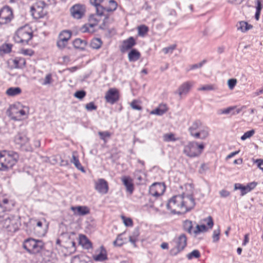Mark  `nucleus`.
I'll list each match as a JSON object with an SVG mask.
<instances>
[{"mask_svg":"<svg viewBox=\"0 0 263 263\" xmlns=\"http://www.w3.org/2000/svg\"><path fill=\"white\" fill-rule=\"evenodd\" d=\"M122 234H120L118 235L116 239L113 242L115 246L121 247L124 243V241L122 238Z\"/></svg>","mask_w":263,"mask_h":263,"instance_id":"43","label":"nucleus"},{"mask_svg":"<svg viewBox=\"0 0 263 263\" xmlns=\"http://www.w3.org/2000/svg\"><path fill=\"white\" fill-rule=\"evenodd\" d=\"M193 85L194 82L192 81L184 82L179 86L175 93H178L180 97L182 95H186L190 91Z\"/></svg>","mask_w":263,"mask_h":263,"instance_id":"18","label":"nucleus"},{"mask_svg":"<svg viewBox=\"0 0 263 263\" xmlns=\"http://www.w3.org/2000/svg\"><path fill=\"white\" fill-rule=\"evenodd\" d=\"M12 45L10 44H5L0 47V50L5 53H8L11 51Z\"/></svg>","mask_w":263,"mask_h":263,"instance_id":"40","label":"nucleus"},{"mask_svg":"<svg viewBox=\"0 0 263 263\" xmlns=\"http://www.w3.org/2000/svg\"><path fill=\"white\" fill-rule=\"evenodd\" d=\"M86 94V93L84 90H78L74 93V96L76 98L81 100L85 97Z\"/></svg>","mask_w":263,"mask_h":263,"instance_id":"49","label":"nucleus"},{"mask_svg":"<svg viewBox=\"0 0 263 263\" xmlns=\"http://www.w3.org/2000/svg\"><path fill=\"white\" fill-rule=\"evenodd\" d=\"M10 116L12 120L14 121H19L22 120V117H27V114L28 112V108L25 109H20L17 107L16 105H13L11 106Z\"/></svg>","mask_w":263,"mask_h":263,"instance_id":"12","label":"nucleus"},{"mask_svg":"<svg viewBox=\"0 0 263 263\" xmlns=\"http://www.w3.org/2000/svg\"><path fill=\"white\" fill-rule=\"evenodd\" d=\"M163 139L166 142L175 141L177 140L175 138L174 134L172 133L165 134L163 136Z\"/></svg>","mask_w":263,"mask_h":263,"instance_id":"45","label":"nucleus"},{"mask_svg":"<svg viewBox=\"0 0 263 263\" xmlns=\"http://www.w3.org/2000/svg\"><path fill=\"white\" fill-rule=\"evenodd\" d=\"M255 133V130L254 129H252L246 132L241 137V140H245L248 138L251 137Z\"/></svg>","mask_w":263,"mask_h":263,"instance_id":"46","label":"nucleus"},{"mask_svg":"<svg viewBox=\"0 0 263 263\" xmlns=\"http://www.w3.org/2000/svg\"><path fill=\"white\" fill-rule=\"evenodd\" d=\"M22 63L23 65H25L26 64V62L24 59H21L20 60L14 59L13 60L14 66L16 68H21V66L20 65V63Z\"/></svg>","mask_w":263,"mask_h":263,"instance_id":"52","label":"nucleus"},{"mask_svg":"<svg viewBox=\"0 0 263 263\" xmlns=\"http://www.w3.org/2000/svg\"><path fill=\"white\" fill-rule=\"evenodd\" d=\"M85 108L88 111H92L96 110L97 106L95 104L94 102H90L86 104Z\"/></svg>","mask_w":263,"mask_h":263,"instance_id":"51","label":"nucleus"},{"mask_svg":"<svg viewBox=\"0 0 263 263\" xmlns=\"http://www.w3.org/2000/svg\"><path fill=\"white\" fill-rule=\"evenodd\" d=\"M71 36V32L65 30L62 31L59 35V40L57 42V45L60 49H63L67 45L68 41Z\"/></svg>","mask_w":263,"mask_h":263,"instance_id":"13","label":"nucleus"},{"mask_svg":"<svg viewBox=\"0 0 263 263\" xmlns=\"http://www.w3.org/2000/svg\"><path fill=\"white\" fill-rule=\"evenodd\" d=\"M138 35L144 36L148 31V28L144 25H141L138 28Z\"/></svg>","mask_w":263,"mask_h":263,"instance_id":"37","label":"nucleus"},{"mask_svg":"<svg viewBox=\"0 0 263 263\" xmlns=\"http://www.w3.org/2000/svg\"><path fill=\"white\" fill-rule=\"evenodd\" d=\"M182 227L183 230L190 234H192L193 233V231H192L193 226L192 221L190 220H184L183 222Z\"/></svg>","mask_w":263,"mask_h":263,"instance_id":"31","label":"nucleus"},{"mask_svg":"<svg viewBox=\"0 0 263 263\" xmlns=\"http://www.w3.org/2000/svg\"><path fill=\"white\" fill-rule=\"evenodd\" d=\"M237 83V80L235 79H230L228 81V85L230 89H233Z\"/></svg>","mask_w":263,"mask_h":263,"instance_id":"53","label":"nucleus"},{"mask_svg":"<svg viewBox=\"0 0 263 263\" xmlns=\"http://www.w3.org/2000/svg\"><path fill=\"white\" fill-rule=\"evenodd\" d=\"M18 155L17 153L0 152V171H6L11 168L17 162Z\"/></svg>","mask_w":263,"mask_h":263,"instance_id":"3","label":"nucleus"},{"mask_svg":"<svg viewBox=\"0 0 263 263\" xmlns=\"http://www.w3.org/2000/svg\"><path fill=\"white\" fill-rule=\"evenodd\" d=\"M80 243L85 249L88 250L92 248V243L84 235H80Z\"/></svg>","mask_w":263,"mask_h":263,"instance_id":"26","label":"nucleus"},{"mask_svg":"<svg viewBox=\"0 0 263 263\" xmlns=\"http://www.w3.org/2000/svg\"><path fill=\"white\" fill-rule=\"evenodd\" d=\"M237 30L245 32L253 28V26L245 21H240L237 25Z\"/></svg>","mask_w":263,"mask_h":263,"instance_id":"27","label":"nucleus"},{"mask_svg":"<svg viewBox=\"0 0 263 263\" xmlns=\"http://www.w3.org/2000/svg\"><path fill=\"white\" fill-rule=\"evenodd\" d=\"M86 6L82 4H76L70 8L71 16L77 20L82 18L86 12Z\"/></svg>","mask_w":263,"mask_h":263,"instance_id":"10","label":"nucleus"},{"mask_svg":"<svg viewBox=\"0 0 263 263\" xmlns=\"http://www.w3.org/2000/svg\"><path fill=\"white\" fill-rule=\"evenodd\" d=\"M75 153H76V152H73L72 157V158L71 160V162L77 168L80 170L82 172H84V168L80 163L78 157L75 155Z\"/></svg>","mask_w":263,"mask_h":263,"instance_id":"30","label":"nucleus"},{"mask_svg":"<svg viewBox=\"0 0 263 263\" xmlns=\"http://www.w3.org/2000/svg\"><path fill=\"white\" fill-rule=\"evenodd\" d=\"M13 217H10V216H7L3 221L4 226L6 228H9L10 226L13 224Z\"/></svg>","mask_w":263,"mask_h":263,"instance_id":"39","label":"nucleus"},{"mask_svg":"<svg viewBox=\"0 0 263 263\" xmlns=\"http://www.w3.org/2000/svg\"><path fill=\"white\" fill-rule=\"evenodd\" d=\"M175 246L171 250L170 253L172 255L175 256L183 251L187 245V238L184 234H181L173 240Z\"/></svg>","mask_w":263,"mask_h":263,"instance_id":"8","label":"nucleus"},{"mask_svg":"<svg viewBox=\"0 0 263 263\" xmlns=\"http://www.w3.org/2000/svg\"><path fill=\"white\" fill-rule=\"evenodd\" d=\"M176 45L174 44L170 46L163 48L162 49V51L165 54H167L168 53H172L173 51L176 49Z\"/></svg>","mask_w":263,"mask_h":263,"instance_id":"47","label":"nucleus"},{"mask_svg":"<svg viewBox=\"0 0 263 263\" xmlns=\"http://www.w3.org/2000/svg\"><path fill=\"white\" fill-rule=\"evenodd\" d=\"M22 92L21 89L18 87H10L6 91V94L9 96H15L20 95Z\"/></svg>","mask_w":263,"mask_h":263,"instance_id":"32","label":"nucleus"},{"mask_svg":"<svg viewBox=\"0 0 263 263\" xmlns=\"http://www.w3.org/2000/svg\"><path fill=\"white\" fill-rule=\"evenodd\" d=\"M204 147L203 143L198 144L195 141H190L184 145L183 153L189 157H197L201 154Z\"/></svg>","mask_w":263,"mask_h":263,"instance_id":"7","label":"nucleus"},{"mask_svg":"<svg viewBox=\"0 0 263 263\" xmlns=\"http://www.w3.org/2000/svg\"><path fill=\"white\" fill-rule=\"evenodd\" d=\"M13 18L12 10L9 6H6L0 9V25L10 23Z\"/></svg>","mask_w":263,"mask_h":263,"instance_id":"11","label":"nucleus"},{"mask_svg":"<svg viewBox=\"0 0 263 263\" xmlns=\"http://www.w3.org/2000/svg\"><path fill=\"white\" fill-rule=\"evenodd\" d=\"M206 62V60H203L202 61H201V62H200L198 64H196L192 65L191 66V69H196V68H200Z\"/></svg>","mask_w":263,"mask_h":263,"instance_id":"57","label":"nucleus"},{"mask_svg":"<svg viewBox=\"0 0 263 263\" xmlns=\"http://www.w3.org/2000/svg\"><path fill=\"white\" fill-rule=\"evenodd\" d=\"M139 235V232L138 229H136L133 232L132 234L129 237V241L135 245L136 241L137 240V238Z\"/></svg>","mask_w":263,"mask_h":263,"instance_id":"34","label":"nucleus"},{"mask_svg":"<svg viewBox=\"0 0 263 263\" xmlns=\"http://www.w3.org/2000/svg\"><path fill=\"white\" fill-rule=\"evenodd\" d=\"M9 200L7 198L0 199V208L2 209V211L4 212L6 211L8 207L7 205L9 203Z\"/></svg>","mask_w":263,"mask_h":263,"instance_id":"38","label":"nucleus"},{"mask_svg":"<svg viewBox=\"0 0 263 263\" xmlns=\"http://www.w3.org/2000/svg\"><path fill=\"white\" fill-rule=\"evenodd\" d=\"M140 57V52L136 49H132L128 54V60L130 62H134L138 61Z\"/></svg>","mask_w":263,"mask_h":263,"instance_id":"24","label":"nucleus"},{"mask_svg":"<svg viewBox=\"0 0 263 263\" xmlns=\"http://www.w3.org/2000/svg\"><path fill=\"white\" fill-rule=\"evenodd\" d=\"M257 185L255 182H252L248 183L247 185H243L240 183H235L234 185L235 190H240L241 191V195L244 196L248 192L254 189Z\"/></svg>","mask_w":263,"mask_h":263,"instance_id":"16","label":"nucleus"},{"mask_svg":"<svg viewBox=\"0 0 263 263\" xmlns=\"http://www.w3.org/2000/svg\"><path fill=\"white\" fill-rule=\"evenodd\" d=\"M262 9V5L260 0L257 1V6L256 7V12L255 14V18L258 21L259 19L260 12Z\"/></svg>","mask_w":263,"mask_h":263,"instance_id":"35","label":"nucleus"},{"mask_svg":"<svg viewBox=\"0 0 263 263\" xmlns=\"http://www.w3.org/2000/svg\"><path fill=\"white\" fill-rule=\"evenodd\" d=\"M195 202L192 195H185L184 194L173 196L167 203L166 206L171 209L173 205L176 206L186 213L191 210L195 206Z\"/></svg>","mask_w":263,"mask_h":263,"instance_id":"1","label":"nucleus"},{"mask_svg":"<svg viewBox=\"0 0 263 263\" xmlns=\"http://www.w3.org/2000/svg\"><path fill=\"white\" fill-rule=\"evenodd\" d=\"M44 246V242L42 240L32 238L25 239L23 242V248L31 254L40 252Z\"/></svg>","mask_w":263,"mask_h":263,"instance_id":"5","label":"nucleus"},{"mask_svg":"<svg viewBox=\"0 0 263 263\" xmlns=\"http://www.w3.org/2000/svg\"><path fill=\"white\" fill-rule=\"evenodd\" d=\"M136 44V42L135 38L130 36L123 41L122 45L120 47V50L122 52H125L128 50L133 49L132 48Z\"/></svg>","mask_w":263,"mask_h":263,"instance_id":"19","label":"nucleus"},{"mask_svg":"<svg viewBox=\"0 0 263 263\" xmlns=\"http://www.w3.org/2000/svg\"><path fill=\"white\" fill-rule=\"evenodd\" d=\"M102 45V42L100 38H93L91 40L90 44L91 48L94 49H99Z\"/></svg>","mask_w":263,"mask_h":263,"instance_id":"33","label":"nucleus"},{"mask_svg":"<svg viewBox=\"0 0 263 263\" xmlns=\"http://www.w3.org/2000/svg\"><path fill=\"white\" fill-rule=\"evenodd\" d=\"M189 132L192 137L201 140L206 139L209 135V128L203 125L202 123L199 120L193 122L189 128Z\"/></svg>","mask_w":263,"mask_h":263,"instance_id":"2","label":"nucleus"},{"mask_svg":"<svg viewBox=\"0 0 263 263\" xmlns=\"http://www.w3.org/2000/svg\"><path fill=\"white\" fill-rule=\"evenodd\" d=\"M52 82V75L50 73L47 74L44 81L42 83L43 85L50 84Z\"/></svg>","mask_w":263,"mask_h":263,"instance_id":"48","label":"nucleus"},{"mask_svg":"<svg viewBox=\"0 0 263 263\" xmlns=\"http://www.w3.org/2000/svg\"><path fill=\"white\" fill-rule=\"evenodd\" d=\"M164 191V186L160 183H154L149 189V194L154 197H159Z\"/></svg>","mask_w":263,"mask_h":263,"instance_id":"17","label":"nucleus"},{"mask_svg":"<svg viewBox=\"0 0 263 263\" xmlns=\"http://www.w3.org/2000/svg\"><path fill=\"white\" fill-rule=\"evenodd\" d=\"M45 2L39 1L30 7V12L32 16L35 19L43 18L46 14V11L44 10Z\"/></svg>","mask_w":263,"mask_h":263,"instance_id":"9","label":"nucleus"},{"mask_svg":"<svg viewBox=\"0 0 263 263\" xmlns=\"http://www.w3.org/2000/svg\"><path fill=\"white\" fill-rule=\"evenodd\" d=\"M167 110V107L165 104H160L157 108L153 110L151 114L157 115L158 116H162L165 113Z\"/></svg>","mask_w":263,"mask_h":263,"instance_id":"28","label":"nucleus"},{"mask_svg":"<svg viewBox=\"0 0 263 263\" xmlns=\"http://www.w3.org/2000/svg\"><path fill=\"white\" fill-rule=\"evenodd\" d=\"M235 106H231L229 107L226 109H219L217 111V114L218 115H222V114H229L231 113L233 110H234L235 109Z\"/></svg>","mask_w":263,"mask_h":263,"instance_id":"42","label":"nucleus"},{"mask_svg":"<svg viewBox=\"0 0 263 263\" xmlns=\"http://www.w3.org/2000/svg\"><path fill=\"white\" fill-rule=\"evenodd\" d=\"M249 234H246L245 235V237H244V240L243 241V242H242V245L243 246H246L247 245V243H248L249 242Z\"/></svg>","mask_w":263,"mask_h":263,"instance_id":"64","label":"nucleus"},{"mask_svg":"<svg viewBox=\"0 0 263 263\" xmlns=\"http://www.w3.org/2000/svg\"><path fill=\"white\" fill-rule=\"evenodd\" d=\"M26 129H21L14 137V142L22 151L32 152L33 148L29 143Z\"/></svg>","mask_w":263,"mask_h":263,"instance_id":"4","label":"nucleus"},{"mask_svg":"<svg viewBox=\"0 0 263 263\" xmlns=\"http://www.w3.org/2000/svg\"><path fill=\"white\" fill-rule=\"evenodd\" d=\"M204 221L206 222L207 227L205 224H197L196 229L193 231V233L195 235L201 232H206L208 229H211L213 228L214 222L211 216H209L207 218L204 219Z\"/></svg>","mask_w":263,"mask_h":263,"instance_id":"15","label":"nucleus"},{"mask_svg":"<svg viewBox=\"0 0 263 263\" xmlns=\"http://www.w3.org/2000/svg\"><path fill=\"white\" fill-rule=\"evenodd\" d=\"M214 89L212 85H205L198 89V90L210 91Z\"/></svg>","mask_w":263,"mask_h":263,"instance_id":"55","label":"nucleus"},{"mask_svg":"<svg viewBox=\"0 0 263 263\" xmlns=\"http://www.w3.org/2000/svg\"><path fill=\"white\" fill-rule=\"evenodd\" d=\"M200 257V252L198 250H194L186 255L188 259L191 260L193 258H198Z\"/></svg>","mask_w":263,"mask_h":263,"instance_id":"36","label":"nucleus"},{"mask_svg":"<svg viewBox=\"0 0 263 263\" xmlns=\"http://www.w3.org/2000/svg\"><path fill=\"white\" fill-rule=\"evenodd\" d=\"M96 9V13L99 16H102L104 14V11L105 9V7H103L101 5H99L98 6H95Z\"/></svg>","mask_w":263,"mask_h":263,"instance_id":"50","label":"nucleus"},{"mask_svg":"<svg viewBox=\"0 0 263 263\" xmlns=\"http://www.w3.org/2000/svg\"><path fill=\"white\" fill-rule=\"evenodd\" d=\"M98 135H99L100 139L103 140L104 142H106V138H110L111 136L110 133L108 131L99 132Z\"/></svg>","mask_w":263,"mask_h":263,"instance_id":"41","label":"nucleus"},{"mask_svg":"<svg viewBox=\"0 0 263 263\" xmlns=\"http://www.w3.org/2000/svg\"><path fill=\"white\" fill-rule=\"evenodd\" d=\"M70 209L73 212L74 215L84 216L90 213L89 209L86 206H71Z\"/></svg>","mask_w":263,"mask_h":263,"instance_id":"21","label":"nucleus"},{"mask_svg":"<svg viewBox=\"0 0 263 263\" xmlns=\"http://www.w3.org/2000/svg\"><path fill=\"white\" fill-rule=\"evenodd\" d=\"M95 189L101 194H106L108 191L107 182L104 179H99L96 183Z\"/></svg>","mask_w":263,"mask_h":263,"instance_id":"20","label":"nucleus"},{"mask_svg":"<svg viewBox=\"0 0 263 263\" xmlns=\"http://www.w3.org/2000/svg\"><path fill=\"white\" fill-rule=\"evenodd\" d=\"M33 223L32 221H30L29 223L27 224V226L29 225H32L34 226L36 224V227L34 228V232L36 233L38 235H42L43 234V232H41V229L42 228L43 223L41 221H36V220L33 221Z\"/></svg>","mask_w":263,"mask_h":263,"instance_id":"29","label":"nucleus"},{"mask_svg":"<svg viewBox=\"0 0 263 263\" xmlns=\"http://www.w3.org/2000/svg\"><path fill=\"white\" fill-rule=\"evenodd\" d=\"M104 0H90V3L93 6H98L99 5H101V3Z\"/></svg>","mask_w":263,"mask_h":263,"instance_id":"62","label":"nucleus"},{"mask_svg":"<svg viewBox=\"0 0 263 263\" xmlns=\"http://www.w3.org/2000/svg\"><path fill=\"white\" fill-rule=\"evenodd\" d=\"M220 234V229L218 228L213 231L212 238L214 242H216L219 240V235Z\"/></svg>","mask_w":263,"mask_h":263,"instance_id":"44","label":"nucleus"},{"mask_svg":"<svg viewBox=\"0 0 263 263\" xmlns=\"http://www.w3.org/2000/svg\"><path fill=\"white\" fill-rule=\"evenodd\" d=\"M124 223L126 227H130L133 225V222L132 219L130 218H126L125 217H123Z\"/></svg>","mask_w":263,"mask_h":263,"instance_id":"56","label":"nucleus"},{"mask_svg":"<svg viewBox=\"0 0 263 263\" xmlns=\"http://www.w3.org/2000/svg\"><path fill=\"white\" fill-rule=\"evenodd\" d=\"M219 194L221 197H227L230 195V192L227 190H222L220 191Z\"/></svg>","mask_w":263,"mask_h":263,"instance_id":"60","label":"nucleus"},{"mask_svg":"<svg viewBox=\"0 0 263 263\" xmlns=\"http://www.w3.org/2000/svg\"><path fill=\"white\" fill-rule=\"evenodd\" d=\"M93 259L96 261H103L107 259L106 251L103 247H101V252L98 255L93 256Z\"/></svg>","mask_w":263,"mask_h":263,"instance_id":"25","label":"nucleus"},{"mask_svg":"<svg viewBox=\"0 0 263 263\" xmlns=\"http://www.w3.org/2000/svg\"><path fill=\"white\" fill-rule=\"evenodd\" d=\"M119 91L115 88L109 89L105 96L106 102L110 104H114L117 102L119 100Z\"/></svg>","mask_w":263,"mask_h":263,"instance_id":"14","label":"nucleus"},{"mask_svg":"<svg viewBox=\"0 0 263 263\" xmlns=\"http://www.w3.org/2000/svg\"><path fill=\"white\" fill-rule=\"evenodd\" d=\"M32 36L33 33L30 28L24 26L17 30L13 39L16 43L27 44Z\"/></svg>","mask_w":263,"mask_h":263,"instance_id":"6","label":"nucleus"},{"mask_svg":"<svg viewBox=\"0 0 263 263\" xmlns=\"http://www.w3.org/2000/svg\"><path fill=\"white\" fill-rule=\"evenodd\" d=\"M256 163L257 166L263 171V160L257 159L256 160Z\"/></svg>","mask_w":263,"mask_h":263,"instance_id":"61","label":"nucleus"},{"mask_svg":"<svg viewBox=\"0 0 263 263\" xmlns=\"http://www.w3.org/2000/svg\"><path fill=\"white\" fill-rule=\"evenodd\" d=\"M82 32H93V31L90 30L88 25L87 24L84 25L80 29Z\"/></svg>","mask_w":263,"mask_h":263,"instance_id":"58","label":"nucleus"},{"mask_svg":"<svg viewBox=\"0 0 263 263\" xmlns=\"http://www.w3.org/2000/svg\"><path fill=\"white\" fill-rule=\"evenodd\" d=\"M109 7L115 8V6H116V10L117 8V2L114 0H109Z\"/></svg>","mask_w":263,"mask_h":263,"instance_id":"63","label":"nucleus"},{"mask_svg":"<svg viewBox=\"0 0 263 263\" xmlns=\"http://www.w3.org/2000/svg\"><path fill=\"white\" fill-rule=\"evenodd\" d=\"M131 107L135 110H141L142 107L138 104V102L136 100H134L130 104Z\"/></svg>","mask_w":263,"mask_h":263,"instance_id":"54","label":"nucleus"},{"mask_svg":"<svg viewBox=\"0 0 263 263\" xmlns=\"http://www.w3.org/2000/svg\"><path fill=\"white\" fill-rule=\"evenodd\" d=\"M73 45L76 49L84 51L85 49L87 43L85 40H83L80 38H77L73 41Z\"/></svg>","mask_w":263,"mask_h":263,"instance_id":"23","label":"nucleus"},{"mask_svg":"<svg viewBox=\"0 0 263 263\" xmlns=\"http://www.w3.org/2000/svg\"><path fill=\"white\" fill-rule=\"evenodd\" d=\"M121 180L126 187V191L132 194L134 190V186L132 178L129 176H123L121 178Z\"/></svg>","mask_w":263,"mask_h":263,"instance_id":"22","label":"nucleus"},{"mask_svg":"<svg viewBox=\"0 0 263 263\" xmlns=\"http://www.w3.org/2000/svg\"><path fill=\"white\" fill-rule=\"evenodd\" d=\"M89 22H92V23H94L97 24V23L99 22V20H98L96 17V16L95 14H91L89 17Z\"/></svg>","mask_w":263,"mask_h":263,"instance_id":"59","label":"nucleus"}]
</instances>
